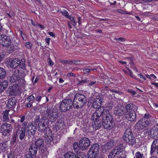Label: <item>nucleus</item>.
<instances>
[{
    "label": "nucleus",
    "mask_w": 158,
    "mask_h": 158,
    "mask_svg": "<svg viewBox=\"0 0 158 158\" xmlns=\"http://www.w3.org/2000/svg\"><path fill=\"white\" fill-rule=\"evenodd\" d=\"M103 102L102 98L94 99L90 102L94 108H98L91 116V120L94 122L93 127L95 130L99 129L102 125L105 129L109 130L114 125L113 116L110 111L108 110H105L103 106L99 108Z\"/></svg>",
    "instance_id": "1"
},
{
    "label": "nucleus",
    "mask_w": 158,
    "mask_h": 158,
    "mask_svg": "<svg viewBox=\"0 0 158 158\" xmlns=\"http://www.w3.org/2000/svg\"><path fill=\"white\" fill-rule=\"evenodd\" d=\"M34 122L36 123H38L37 127L39 134H40L42 135L44 134L47 135L48 134H51V129L47 127L48 122L45 118L44 119V117H41L40 118V116L38 115L35 118Z\"/></svg>",
    "instance_id": "2"
},
{
    "label": "nucleus",
    "mask_w": 158,
    "mask_h": 158,
    "mask_svg": "<svg viewBox=\"0 0 158 158\" xmlns=\"http://www.w3.org/2000/svg\"><path fill=\"white\" fill-rule=\"evenodd\" d=\"M40 114L41 117H44V119L45 118L48 123L49 122L51 123L55 122L58 118V112L56 109L52 110L48 109L46 112H41Z\"/></svg>",
    "instance_id": "3"
},
{
    "label": "nucleus",
    "mask_w": 158,
    "mask_h": 158,
    "mask_svg": "<svg viewBox=\"0 0 158 158\" xmlns=\"http://www.w3.org/2000/svg\"><path fill=\"white\" fill-rule=\"evenodd\" d=\"M86 102V98L84 94L76 93L73 99V106L76 108H81L85 105Z\"/></svg>",
    "instance_id": "4"
},
{
    "label": "nucleus",
    "mask_w": 158,
    "mask_h": 158,
    "mask_svg": "<svg viewBox=\"0 0 158 158\" xmlns=\"http://www.w3.org/2000/svg\"><path fill=\"white\" fill-rule=\"evenodd\" d=\"M151 115L146 113L143 118L138 120L135 125V128L139 130L142 129L148 125L150 122Z\"/></svg>",
    "instance_id": "5"
},
{
    "label": "nucleus",
    "mask_w": 158,
    "mask_h": 158,
    "mask_svg": "<svg viewBox=\"0 0 158 158\" xmlns=\"http://www.w3.org/2000/svg\"><path fill=\"white\" fill-rule=\"evenodd\" d=\"M73 105L72 99H68L62 101L60 106V110L61 112H66L69 110Z\"/></svg>",
    "instance_id": "6"
},
{
    "label": "nucleus",
    "mask_w": 158,
    "mask_h": 158,
    "mask_svg": "<svg viewBox=\"0 0 158 158\" xmlns=\"http://www.w3.org/2000/svg\"><path fill=\"white\" fill-rule=\"evenodd\" d=\"M100 145L98 143H95L92 145L89 150L87 152L88 158H95L99 153Z\"/></svg>",
    "instance_id": "7"
},
{
    "label": "nucleus",
    "mask_w": 158,
    "mask_h": 158,
    "mask_svg": "<svg viewBox=\"0 0 158 158\" xmlns=\"http://www.w3.org/2000/svg\"><path fill=\"white\" fill-rule=\"evenodd\" d=\"M80 150L85 151L90 146V141L87 137H83L79 142Z\"/></svg>",
    "instance_id": "8"
},
{
    "label": "nucleus",
    "mask_w": 158,
    "mask_h": 158,
    "mask_svg": "<svg viewBox=\"0 0 158 158\" xmlns=\"http://www.w3.org/2000/svg\"><path fill=\"white\" fill-rule=\"evenodd\" d=\"M11 41L9 36L4 34L0 35V44L3 47H8L11 44Z\"/></svg>",
    "instance_id": "9"
},
{
    "label": "nucleus",
    "mask_w": 158,
    "mask_h": 158,
    "mask_svg": "<svg viewBox=\"0 0 158 158\" xmlns=\"http://www.w3.org/2000/svg\"><path fill=\"white\" fill-rule=\"evenodd\" d=\"M1 128L3 130L2 133L3 135L5 136H7L10 135L12 133L13 128L12 126L10 124L5 123L2 124L1 127Z\"/></svg>",
    "instance_id": "10"
},
{
    "label": "nucleus",
    "mask_w": 158,
    "mask_h": 158,
    "mask_svg": "<svg viewBox=\"0 0 158 158\" xmlns=\"http://www.w3.org/2000/svg\"><path fill=\"white\" fill-rule=\"evenodd\" d=\"M35 124V123L34 124ZM37 126L36 124H33L32 123L31 124H28L27 130V134L28 135V137H30L31 136H33L36 131Z\"/></svg>",
    "instance_id": "11"
},
{
    "label": "nucleus",
    "mask_w": 158,
    "mask_h": 158,
    "mask_svg": "<svg viewBox=\"0 0 158 158\" xmlns=\"http://www.w3.org/2000/svg\"><path fill=\"white\" fill-rule=\"evenodd\" d=\"M148 135L152 139H154L158 137V124L153 127L148 131Z\"/></svg>",
    "instance_id": "12"
},
{
    "label": "nucleus",
    "mask_w": 158,
    "mask_h": 158,
    "mask_svg": "<svg viewBox=\"0 0 158 158\" xmlns=\"http://www.w3.org/2000/svg\"><path fill=\"white\" fill-rule=\"evenodd\" d=\"M21 76L20 75V70H15L12 75L9 78V81L11 83L17 82L20 78Z\"/></svg>",
    "instance_id": "13"
},
{
    "label": "nucleus",
    "mask_w": 158,
    "mask_h": 158,
    "mask_svg": "<svg viewBox=\"0 0 158 158\" xmlns=\"http://www.w3.org/2000/svg\"><path fill=\"white\" fill-rule=\"evenodd\" d=\"M38 148L41 152H45L46 149L44 147V142L43 139L40 138L37 139L34 143Z\"/></svg>",
    "instance_id": "14"
},
{
    "label": "nucleus",
    "mask_w": 158,
    "mask_h": 158,
    "mask_svg": "<svg viewBox=\"0 0 158 158\" xmlns=\"http://www.w3.org/2000/svg\"><path fill=\"white\" fill-rule=\"evenodd\" d=\"M114 113L118 116H123L125 113V110L122 106H117L114 108Z\"/></svg>",
    "instance_id": "15"
},
{
    "label": "nucleus",
    "mask_w": 158,
    "mask_h": 158,
    "mask_svg": "<svg viewBox=\"0 0 158 158\" xmlns=\"http://www.w3.org/2000/svg\"><path fill=\"white\" fill-rule=\"evenodd\" d=\"M133 134L132 129L130 128H127L125 131L123 136V139L124 142L130 138Z\"/></svg>",
    "instance_id": "16"
},
{
    "label": "nucleus",
    "mask_w": 158,
    "mask_h": 158,
    "mask_svg": "<svg viewBox=\"0 0 158 158\" xmlns=\"http://www.w3.org/2000/svg\"><path fill=\"white\" fill-rule=\"evenodd\" d=\"M126 118L129 121L135 122L136 121V114L135 112L133 111L129 112L126 114Z\"/></svg>",
    "instance_id": "17"
},
{
    "label": "nucleus",
    "mask_w": 158,
    "mask_h": 158,
    "mask_svg": "<svg viewBox=\"0 0 158 158\" xmlns=\"http://www.w3.org/2000/svg\"><path fill=\"white\" fill-rule=\"evenodd\" d=\"M17 102L16 99L14 97L10 98L8 101V103L6 105L7 108H14Z\"/></svg>",
    "instance_id": "18"
},
{
    "label": "nucleus",
    "mask_w": 158,
    "mask_h": 158,
    "mask_svg": "<svg viewBox=\"0 0 158 158\" xmlns=\"http://www.w3.org/2000/svg\"><path fill=\"white\" fill-rule=\"evenodd\" d=\"M125 110L128 113L135 111L136 107L135 105L132 103L126 104L125 106Z\"/></svg>",
    "instance_id": "19"
},
{
    "label": "nucleus",
    "mask_w": 158,
    "mask_h": 158,
    "mask_svg": "<svg viewBox=\"0 0 158 158\" xmlns=\"http://www.w3.org/2000/svg\"><path fill=\"white\" fill-rule=\"evenodd\" d=\"M119 147H116L109 154L108 158H114L116 156L119 154L121 153L122 151L120 149H118Z\"/></svg>",
    "instance_id": "20"
},
{
    "label": "nucleus",
    "mask_w": 158,
    "mask_h": 158,
    "mask_svg": "<svg viewBox=\"0 0 158 158\" xmlns=\"http://www.w3.org/2000/svg\"><path fill=\"white\" fill-rule=\"evenodd\" d=\"M114 141L113 140H111L108 142L107 143L103 146V147L105 148L103 149V151L106 152L110 148H112L114 145Z\"/></svg>",
    "instance_id": "21"
},
{
    "label": "nucleus",
    "mask_w": 158,
    "mask_h": 158,
    "mask_svg": "<svg viewBox=\"0 0 158 158\" xmlns=\"http://www.w3.org/2000/svg\"><path fill=\"white\" fill-rule=\"evenodd\" d=\"M52 135V133L51 131V134H48L47 135L44 134L42 135V137H43L45 139L46 142L47 144H52V142L53 143V139Z\"/></svg>",
    "instance_id": "22"
},
{
    "label": "nucleus",
    "mask_w": 158,
    "mask_h": 158,
    "mask_svg": "<svg viewBox=\"0 0 158 158\" xmlns=\"http://www.w3.org/2000/svg\"><path fill=\"white\" fill-rule=\"evenodd\" d=\"M20 63L19 59L15 58L11 61L10 65L12 69H15L19 65Z\"/></svg>",
    "instance_id": "23"
},
{
    "label": "nucleus",
    "mask_w": 158,
    "mask_h": 158,
    "mask_svg": "<svg viewBox=\"0 0 158 158\" xmlns=\"http://www.w3.org/2000/svg\"><path fill=\"white\" fill-rule=\"evenodd\" d=\"M38 148L37 147L35 144L31 145L29 148L30 154L33 156H36L38 149Z\"/></svg>",
    "instance_id": "24"
},
{
    "label": "nucleus",
    "mask_w": 158,
    "mask_h": 158,
    "mask_svg": "<svg viewBox=\"0 0 158 158\" xmlns=\"http://www.w3.org/2000/svg\"><path fill=\"white\" fill-rule=\"evenodd\" d=\"M125 142L129 145L132 146L136 144V139L133 134L132 136H131L130 138L126 140Z\"/></svg>",
    "instance_id": "25"
},
{
    "label": "nucleus",
    "mask_w": 158,
    "mask_h": 158,
    "mask_svg": "<svg viewBox=\"0 0 158 158\" xmlns=\"http://www.w3.org/2000/svg\"><path fill=\"white\" fill-rule=\"evenodd\" d=\"M18 85H14L10 86L8 89V90L10 92L11 95H14L15 93L17 92L18 91Z\"/></svg>",
    "instance_id": "26"
},
{
    "label": "nucleus",
    "mask_w": 158,
    "mask_h": 158,
    "mask_svg": "<svg viewBox=\"0 0 158 158\" xmlns=\"http://www.w3.org/2000/svg\"><path fill=\"white\" fill-rule=\"evenodd\" d=\"M26 131V129H25L24 127H21V129L19 131L18 135L20 140H22L25 138Z\"/></svg>",
    "instance_id": "27"
},
{
    "label": "nucleus",
    "mask_w": 158,
    "mask_h": 158,
    "mask_svg": "<svg viewBox=\"0 0 158 158\" xmlns=\"http://www.w3.org/2000/svg\"><path fill=\"white\" fill-rule=\"evenodd\" d=\"M61 62L63 64H77V63L78 62H81V60H61Z\"/></svg>",
    "instance_id": "28"
},
{
    "label": "nucleus",
    "mask_w": 158,
    "mask_h": 158,
    "mask_svg": "<svg viewBox=\"0 0 158 158\" xmlns=\"http://www.w3.org/2000/svg\"><path fill=\"white\" fill-rule=\"evenodd\" d=\"M90 81L87 85V86L91 89H93L96 87L98 85V82L96 80L91 81V78L89 79Z\"/></svg>",
    "instance_id": "29"
},
{
    "label": "nucleus",
    "mask_w": 158,
    "mask_h": 158,
    "mask_svg": "<svg viewBox=\"0 0 158 158\" xmlns=\"http://www.w3.org/2000/svg\"><path fill=\"white\" fill-rule=\"evenodd\" d=\"M65 158H77V156L75 153L69 152L64 154Z\"/></svg>",
    "instance_id": "30"
},
{
    "label": "nucleus",
    "mask_w": 158,
    "mask_h": 158,
    "mask_svg": "<svg viewBox=\"0 0 158 158\" xmlns=\"http://www.w3.org/2000/svg\"><path fill=\"white\" fill-rule=\"evenodd\" d=\"M8 145L5 143H2L0 144V152H4L6 150Z\"/></svg>",
    "instance_id": "31"
},
{
    "label": "nucleus",
    "mask_w": 158,
    "mask_h": 158,
    "mask_svg": "<svg viewBox=\"0 0 158 158\" xmlns=\"http://www.w3.org/2000/svg\"><path fill=\"white\" fill-rule=\"evenodd\" d=\"M9 110H6L3 113V118L4 121H8L9 120Z\"/></svg>",
    "instance_id": "32"
},
{
    "label": "nucleus",
    "mask_w": 158,
    "mask_h": 158,
    "mask_svg": "<svg viewBox=\"0 0 158 158\" xmlns=\"http://www.w3.org/2000/svg\"><path fill=\"white\" fill-rule=\"evenodd\" d=\"M73 148L74 151L76 153L78 152L79 150H80V147L79 143H78L76 142L74 143L73 144Z\"/></svg>",
    "instance_id": "33"
},
{
    "label": "nucleus",
    "mask_w": 158,
    "mask_h": 158,
    "mask_svg": "<svg viewBox=\"0 0 158 158\" xmlns=\"http://www.w3.org/2000/svg\"><path fill=\"white\" fill-rule=\"evenodd\" d=\"M20 62L19 64V67L23 70L25 69L26 66L25 60L23 59H22L21 60H20Z\"/></svg>",
    "instance_id": "34"
},
{
    "label": "nucleus",
    "mask_w": 158,
    "mask_h": 158,
    "mask_svg": "<svg viewBox=\"0 0 158 158\" xmlns=\"http://www.w3.org/2000/svg\"><path fill=\"white\" fill-rule=\"evenodd\" d=\"M117 103V102L115 101H112L107 104V106L109 109H111L114 106L116 105Z\"/></svg>",
    "instance_id": "35"
},
{
    "label": "nucleus",
    "mask_w": 158,
    "mask_h": 158,
    "mask_svg": "<svg viewBox=\"0 0 158 158\" xmlns=\"http://www.w3.org/2000/svg\"><path fill=\"white\" fill-rule=\"evenodd\" d=\"M6 72L2 68L0 67V79H2L5 77Z\"/></svg>",
    "instance_id": "36"
},
{
    "label": "nucleus",
    "mask_w": 158,
    "mask_h": 158,
    "mask_svg": "<svg viewBox=\"0 0 158 158\" xmlns=\"http://www.w3.org/2000/svg\"><path fill=\"white\" fill-rule=\"evenodd\" d=\"M134 158H144L143 154L139 152H137L135 154Z\"/></svg>",
    "instance_id": "37"
},
{
    "label": "nucleus",
    "mask_w": 158,
    "mask_h": 158,
    "mask_svg": "<svg viewBox=\"0 0 158 158\" xmlns=\"http://www.w3.org/2000/svg\"><path fill=\"white\" fill-rule=\"evenodd\" d=\"M60 137L58 134H55L53 137V143L54 142L56 143L59 141L60 139Z\"/></svg>",
    "instance_id": "38"
},
{
    "label": "nucleus",
    "mask_w": 158,
    "mask_h": 158,
    "mask_svg": "<svg viewBox=\"0 0 158 158\" xmlns=\"http://www.w3.org/2000/svg\"><path fill=\"white\" fill-rule=\"evenodd\" d=\"M17 138L16 134H14L11 139V143L12 145H14L16 142Z\"/></svg>",
    "instance_id": "39"
},
{
    "label": "nucleus",
    "mask_w": 158,
    "mask_h": 158,
    "mask_svg": "<svg viewBox=\"0 0 158 158\" xmlns=\"http://www.w3.org/2000/svg\"><path fill=\"white\" fill-rule=\"evenodd\" d=\"M1 85L2 86L3 88V89L4 90L6 88L8 85V81H4L1 82Z\"/></svg>",
    "instance_id": "40"
},
{
    "label": "nucleus",
    "mask_w": 158,
    "mask_h": 158,
    "mask_svg": "<svg viewBox=\"0 0 158 158\" xmlns=\"http://www.w3.org/2000/svg\"><path fill=\"white\" fill-rule=\"evenodd\" d=\"M60 12L64 16H65L68 19L70 17V15H69V14L68 12L66 10L64 11H61Z\"/></svg>",
    "instance_id": "41"
},
{
    "label": "nucleus",
    "mask_w": 158,
    "mask_h": 158,
    "mask_svg": "<svg viewBox=\"0 0 158 158\" xmlns=\"http://www.w3.org/2000/svg\"><path fill=\"white\" fill-rule=\"evenodd\" d=\"M158 149V147L156 146H155V145H154L152 143L151 149L150 153L151 154H153L156 150Z\"/></svg>",
    "instance_id": "42"
},
{
    "label": "nucleus",
    "mask_w": 158,
    "mask_h": 158,
    "mask_svg": "<svg viewBox=\"0 0 158 158\" xmlns=\"http://www.w3.org/2000/svg\"><path fill=\"white\" fill-rule=\"evenodd\" d=\"M90 78H85L81 79L80 81V83H88L90 81L89 79Z\"/></svg>",
    "instance_id": "43"
},
{
    "label": "nucleus",
    "mask_w": 158,
    "mask_h": 158,
    "mask_svg": "<svg viewBox=\"0 0 158 158\" xmlns=\"http://www.w3.org/2000/svg\"><path fill=\"white\" fill-rule=\"evenodd\" d=\"M17 82H18V83H19L20 85H24L26 83V81L23 78H21V77Z\"/></svg>",
    "instance_id": "44"
},
{
    "label": "nucleus",
    "mask_w": 158,
    "mask_h": 158,
    "mask_svg": "<svg viewBox=\"0 0 158 158\" xmlns=\"http://www.w3.org/2000/svg\"><path fill=\"white\" fill-rule=\"evenodd\" d=\"M60 125H58V124H56L53 127V129L54 131L57 132L60 130Z\"/></svg>",
    "instance_id": "45"
},
{
    "label": "nucleus",
    "mask_w": 158,
    "mask_h": 158,
    "mask_svg": "<svg viewBox=\"0 0 158 158\" xmlns=\"http://www.w3.org/2000/svg\"><path fill=\"white\" fill-rule=\"evenodd\" d=\"M32 43L30 42H27L25 44V46L28 49L30 48L32 46Z\"/></svg>",
    "instance_id": "46"
},
{
    "label": "nucleus",
    "mask_w": 158,
    "mask_h": 158,
    "mask_svg": "<svg viewBox=\"0 0 158 158\" xmlns=\"http://www.w3.org/2000/svg\"><path fill=\"white\" fill-rule=\"evenodd\" d=\"M68 19H69L73 23L72 24L73 26H74L76 25L77 23V22L75 20H74V18L73 17H71L70 16Z\"/></svg>",
    "instance_id": "47"
},
{
    "label": "nucleus",
    "mask_w": 158,
    "mask_h": 158,
    "mask_svg": "<svg viewBox=\"0 0 158 158\" xmlns=\"http://www.w3.org/2000/svg\"><path fill=\"white\" fill-rule=\"evenodd\" d=\"M77 158H87L86 156L84 154L81 155V153H79V154H78Z\"/></svg>",
    "instance_id": "48"
},
{
    "label": "nucleus",
    "mask_w": 158,
    "mask_h": 158,
    "mask_svg": "<svg viewBox=\"0 0 158 158\" xmlns=\"http://www.w3.org/2000/svg\"><path fill=\"white\" fill-rule=\"evenodd\" d=\"M35 156H33L31 154L28 153L26 155L25 158H35Z\"/></svg>",
    "instance_id": "49"
},
{
    "label": "nucleus",
    "mask_w": 158,
    "mask_h": 158,
    "mask_svg": "<svg viewBox=\"0 0 158 158\" xmlns=\"http://www.w3.org/2000/svg\"><path fill=\"white\" fill-rule=\"evenodd\" d=\"M34 99L35 98L34 96L32 95H31L28 97L27 101L28 102H31V101H33Z\"/></svg>",
    "instance_id": "50"
},
{
    "label": "nucleus",
    "mask_w": 158,
    "mask_h": 158,
    "mask_svg": "<svg viewBox=\"0 0 158 158\" xmlns=\"http://www.w3.org/2000/svg\"><path fill=\"white\" fill-rule=\"evenodd\" d=\"M128 70L129 71L130 74V76L131 77L135 78V79H137V80H140L139 79H137L135 77L133 74V72L130 70L128 68Z\"/></svg>",
    "instance_id": "51"
},
{
    "label": "nucleus",
    "mask_w": 158,
    "mask_h": 158,
    "mask_svg": "<svg viewBox=\"0 0 158 158\" xmlns=\"http://www.w3.org/2000/svg\"><path fill=\"white\" fill-rule=\"evenodd\" d=\"M83 73L85 74H88L90 73L91 71V69L87 68L85 69H83Z\"/></svg>",
    "instance_id": "52"
},
{
    "label": "nucleus",
    "mask_w": 158,
    "mask_h": 158,
    "mask_svg": "<svg viewBox=\"0 0 158 158\" xmlns=\"http://www.w3.org/2000/svg\"><path fill=\"white\" fill-rule=\"evenodd\" d=\"M105 155L103 154L98 155L97 154L95 158H105Z\"/></svg>",
    "instance_id": "53"
},
{
    "label": "nucleus",
    "mask_w": 158,
    "mask_h": 158,
    "mask_svg": "<svg viewBox=\"0 0 158 158\" xmlns=\"http://www.w3.org/2000/svg\"><path fill=\"white\" fill-rule=\"evenodd\" d=\"M8 158H15L14 153L12 152H10L8 156Z\"/></svg>",
    "instance_id": "54"
},
{
    "label": "nucleus",
    "mask_w": 158,
    "mask_h": 158,
    "mask_svg": "<svg viewBox=\"0 0 158 158\" xmlns=\"http://www.w3.org/2000/svg\"><path fill=\"white\" fill-rule=\"evenodd\" d=\"M152 143L154 145H155V146H157L158 149V139L154 140Z\"/></svg>",
    "instance_id": "55"
},
{
    "label": "nucleus",
    "mask_w": 158,
    "mask_h": 158,
    "mask_svg": "<svg viewBox=\"0 0 158 158\" xmlns=\"http://www.w3.org/2000/svg\"><path fill=\"white\" fill-rule=\"evenodd\" d=\"M117 158H126V156L125 154L122 153L120 155L118 156Z\"/></svg>",
    "instance_id": "56"
},
{
    "label": "nucleus",
    "mask_w": 158,
    "mask_h": 158,
    "mask_svg": "<svg viewBox=\"0 0 158 158\" xmlns=\"http://www.w3.org/2000/svg\"><path fill=\"white\" fill-rule=\"evenodd\" d=\"M116 40L119 41L120 42H123L125 41L126 40L124 38L122 37H120L116 39Z\"/></svg>",
    "instance_id": "57"
},
{
    "label": "nucleus",
    "mask_w": 158,
    "mask_h": 158,
    "mask_svg": "<svg viewBox=\"0 0 158 158\" xmlns=\"http://www.w3.org/2000/svg\"><path fill=\"white\" fill-rule=\"evenodd\" d=\"M23 124H22V127H21L24 128L25 129H26V127L27 126V123L26 122H24L23 123Z\"/></svg>",
    "instance_id": "58"
},
{
    "label": "nucleus",
    "mask_w": 158,
    "mask_h": 158,
    "mask_svg": "<svg viewBox=\"0 0 158 158\" xmlns=\"http://www.w3.org/2000/svg\"><path fill=\"white\" fill-rule=\"evenodd\" d=\"M48 61H49L48 64L52 66L53 64V63L52 62V61L51 60V59L50 58H48Z\"/></svg>",
    "instance_id": "59"
},
{
    "label": "nucleus",
    "mask_w": 158,
    "mask_h": 158,
    "mask_svg": "<svg viewBox=\"0 0 158 158\" xmlns=\"http://www.w3.org/2000/svg\"><path fill=\"white\" fill-rule=\"evenodd\" d=\"M32 103L33 102H28L27 103L26 106L29 107H31L32 106Z\"/></svg>",
    "instance_id": "60"
},
{
    "label": "nucleus",
    "mask_w": 158,
    "mask_h": 158,
    "mask_svg": "<svg viewBox=\"0 0 158 158\" xmlns=\"http://www.w3.org/2000/svg\"><path fill=\"white\" fill-rule=\"evenodd\" d=\"M153 19L155 21H158V15H156L153 17Z\"/></svg>",
    "instance_id": "61"
},
{
    "label": "nucleus",
    "mask_w": 158,
    "mask_h": 158,
    "mask_svg": "<svg viewBox=\"0 0 158 158\" xmlns=\"http://www.w3.org/2000/svg\"><path fill=\"white\" fill-rule=\"evenodd\" d=\"M67 76L69 77H71L72 76L75 77V75H74V74L72 73H68L67 74Z\"/></svg>",
    "instance_id": "62"
},
{
    "label": "nucleus",
    "mask_w": 158,
    "mask_h": 158,
    "mask_svg": "<svg viewBox=\"0 0 158 158\" xmlns=\"http://www.w3.org/2000/svg\"><path fill=\"white\" fill-rule=\"evenodd\" d=\"M25 118V116L24 115L22 116V117L21 118L20 120V122L23 123L24 122Z\"/></svg>",
    "instance_id": "63"
},
{
    "label": "nucleus",
    "mask_w": 158,
    "mask_h": 158,
    "mask_svg": "<svg viewBox=\"0 0 158 158\" xmlns=\"http://www.w3.org/2000/svg\"><path fill=\"white\" fill-rule=\"evenodd\" d=\"M50 40V39L49 38H46L45 39V41L47 43L48 45H49V44Z\"/></svg>",
    "instance_id": "64"
}]
</instances>
